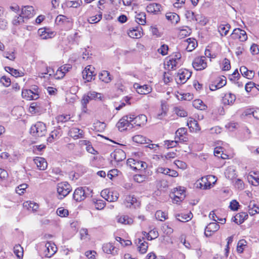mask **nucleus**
<instances>
[{"instance_id": "obj_1", "label": "nucleus", "mask_w": 259, "mask_h": 259, "mask_svg": "<svg viewBox=\"0 0 259 259\" xmlns=\"http://www.w3.org/2000/svg\"><path fill=\"white\" fill-rule=\"evenodd\" d=\"M30 133L33 137H41L44 136L47 133L46 124L41 122H37L31 127Z\"/></svg>"}, {"instance_id": "obj_2", "label": "nucleus", "mask_w": 259, "mask_h": 259, "mask_svg": "<svg viewBox=\"0 0 259 259\" xmlns=\"http://www.w3.org/2000/svg\"><path fill=\"white\" fill-rule=\"evenodd\" d=\"M129 119H130L131 128L136 126H141L144 125L147 121V116L144 114H141L135 116L134 115H129Z\"/></svg>"}, {"instance_id": "obj_3", "label": "nucleus", "mask_w": 259, "mask_h": 259, "mask_svg": "<svg viewBox=\"0 0 259 259\" xmlns=\"http://www.w3.org/2000/svg\"><path fill=\"white\" fill-rule=\"evenodd\" d=\"M71 191V187L67 182L60 183L57 185V193L59 199L66 197Z\"/></svg>"}, {"instance_id": "obj_4", "label": "nucleus", "mask_w": 259, "mask_h": 259, "mask_svg": "<svg viewBox=\"0 0 259 259\" xmlns=\"http://www.w3.org/2000/svg\"><path fill=\"white\" fill-rule=\"evenodd\" d=\"M87 191H89V189L85 187L76 188L73 193V199L77 202H80L84 200L89 195Z\"/></svg>"}, {"instance_id": "obj_5", "label": "nucleus", "mask_w": 259, "mask_h": 259, "mask_svg": "<svg viewBox=\"0 0 259 259\" xmlns=\"http://www.w3.org/2000/svg\"><path fill=\"white\" fill-rule=\"evenodd\" d=\"M233 39H239L240 41H245L247 39V35L245 30L240 28H235L230 35Z\"/></svg>"}, {"instance_id": "obj_6", "label": "nucleus", "mask_w": 259, "mask_h": 259, "mask_svg": "<svg viewBox=\"0 0 259 259\" xmlns=\"http://www.w3.org/2000/svg\"><path fill=\"white\" fill-rule=\"evenodd\" d=\"M193 67L196 70H201L207 67L205 57L196 58L192 63Z\"/></svg>"}, {"instance_id": "obj_7", "label": "nucleus", "mask_w": 259, "mask_h": 259, "mask_svg": "<svg viewBox=\"0 0 259 259\" xmlns=\"http://www.w3.org/2000/svg\"><path fill=\"white\" fill-rule=\"evenodd\" d=\"M129 116V115L124 116L117 122L116 125L120 131L126 130L128 127H129L130 128H132Z\"/></svg>"}, {"instance_id": "obj_8", "label": "nucleus", "mask_w": 259, "mask_h": 259, "mask_svg": "<svg viewBox=\"0 0 259 259\" xmlns=\"http://www.w3.org/2000/svg\"><path fill=\"white\" fill-rule=\"evenodd\" d=\"M191 72L187 69L180 70L177 75V77H179L177 82L182 84L185 83L191 77Z\"/></svg>"}, {"instance_id": "obj_9", "label": "nucleus", "mask_w": 259, "mask_h": 259, "mask_svg": "<svg viewBox=\"0 0 259 259\" xmlns=\"http://www.w3.org/2000/svg\"><path fill=\"white\" fill-rule=\"evenodd\" d=\"M57 249V247L54 243L47 242L45 244V249L44 250L45 256L47 257H51L56 252Z\"/></svg>"}, {"instance_id": "obj_10", "label": "nucleus", "mask_w": 259, "mask_h": 259, "mask_svg": "<svg viewBox=\"0 0 259 259\" xmlns=\"http://www.w3.org/2000/svg\"><path fill=\"white\" fill-rule=\"evenodd\" d=\"M220 228V226L215 222L214 223H210L205 228V235L206 237L210 236L213 233L217 231Z\"/></svg>"}, {"instance_id": "obj_11", "label": "nucleus", "mask_w": 259, "mask_h": 259, "mask_svg": "<svg viewBox=\"0 0 259 259\" xmlns=\"http://www.w3.org/2000/svg\"><path fill=\"white\" fill-rule=\"evenodd\" d=\"M112 158H114L116 162H120L126 158L125 152L121 149H117L111 154Z\"/></svg>"}, {"instance_id": "obj_12", "label": "nucleus", "mask_w": 259, "mask_h": 259, "mask_svg": "<svg viewBox=\"0 0 259 259\" xmlns=\"http://www.w3.org/2000/svg\"><path fill=\"white\" fill-rule=\"evenodd\" d=\"M134 87L136 89L137 92L140 94L145 95L151 92L152 89L148 85H141L138 83L134 84Z\"/></svg>"}, {"instance_id": "obj_13", "label": "nucleus", "mask_w": 259, "mask_h": 259, "mask_svg": "<svg viewBox=\"0 0 259 259\" xmlns=\"http://www.w3.org/2000/svg\"><path fill=\"white\" fill-rule=\"evenodd\" d=\"M21 14L25 19L30 18L34 15V9L32 6H24L22 8Z\"/></svg>"}, {"instance_id": "obj_14", "label": "nucleus", "mask_w": 259, "mask_h": 259, "mask_svg": "<svg viewBox=\"0 0 259 259\" xmlns=\"http://www.w3.org/2000/svg\"><path fill=\"white\" fill-rule=\"evenodd\" d=\"M161 8V5L157 3H152L147 6L146 11L148 13L157 14L160 12Z\"/></svg>"}, {"instance_id": "obj_15", "label": "nucleus", "mask_w": 259, "mask_h": 259, "mask_svg": "<svg viewBox=\"0 0 259 259\" xmlns=\"http://www.w3.org/2000/svg\"><path fill=\"white\" fill-rule=\"evenodd\" d=\"M124 203L127 207H131L134 206L135 208L140 205V202L137 201L136 197L134 196H127L125 198Z\"/></svg>"}, {"instance_id": "obj_16", "label": "nucleus", "mask_w": 259, "mask_h": 259, "mask_svg": "<svg viewBox=\"0 0 259 259\" xmlns=\"http://www.w3.org/2000/svg\"><path fill=\"white\" fill-rule=\"evenodd\" d=\"M22 97L27 100H36L39 98L36 94L34 95L32 90L27 89L22 90Z\"/></svg>"}, {"instance_id": "obj_17", "label": "nucleus", "mask_w": 259, "mask_h": 259, "mask_svg": "<svg viewBox=\"0 0 259 259\" xmlns=\"http://www.w3.org/2000/svg\"><path fill=\"white\" fill-rule=\"evenodd\" d=\"M34 162L39 170H44L47 167L48 163L44 158L37 157L34 159Z\"/></svg>"}, {"instance_id": "obj_18", "label": "nucleus", "mask_w": 259, "mask_h": 259, "mask_svg": "<svg viewBox=\"0 0 259 259\" xmlns=\"http://www.w3.org/2000/svg\"><path fill=\"white\" fill-rule=\"evenodd\" d=\"M83 134L82 130L76 127H73L69 131V136L75 139L83 138Z\"/></svg>"}, {"instance_id": "obj_19", "label": "nucleus", "mask_w": 259, "mask_h": 259, "mask_svg": "<svg viewBox=\"0 0 259 259\" xmlns=\"http://www.w3.org/2000/svg\"><path fill=\"white\" fill-rule=\"evenodd\" d=\"M248 218V214L246 212H241L237 213L232 218L233 221L237 224H241Z\"/></svg>"}, {"instance_id": "obj_20", "label": "nucleus", "mask_w": 259, "mask_h": 259, "mask_svg": "<svg viewBox=\"0 0 259 259\" xmlns=\"http://www.w3.org/2000/svg\"><path fill=\"white\" fill-rule=\"evenodd\" d=\"M142 28L140 26L133 28L132 29L130 30L128 34L130 37L132 38H140L142 36V32H141Z\"/></svg>"}, {"instance_id": "obj_21", "label": "nucleus", "mask_w": 259, "mask_h": 259, "mask_svg": "<svg viewBox=\"0 0 259 259\" xmlns=\"http://www.w3.org/2000/svg\"><path fill=\"white\" fill-rule=\"evenodd\" d=\"M166 18L172 24H176L180 21L179 16L175 13H167L165 15Z\"/></svg>"}, {"instance_id": "obj_22", "label": "nucleus", "mask_w": 259, "mask_h": 259, "mask_svg": "<svg viewBox=\"0 0 259 259\" xmlns=\"http://www.w3.org/2000/svg\"><path fill=\"white\" fill-rule=\"evenodd\" d=\"M248 207V213L250 215H253L259 213V207L256 205L255 201H251L249 202Z\"/></svg>"}, {"instance_id": "obj_23", "label": "nucleus", "mask_w": 259, "mask_h": 259, "mask_svg": "<svg viewBox=\"0 0 259 259\" xmlns=\"http://www.w3.org/2000/svg\"><path fill=\"white\" fill-rule=\"evenodd\" d=\"M69 68H70L66 65H64L60 67L57 71L56 74L55 75V78L56 79H60L63 78L65 75V72L68 71Z\"/></svg>"}, {"instance_id": "obj_24", "label": "nucleus", "mask_w": 259, "mask_h": 259, "mask_svg": "<svg viewBox=\"0 0 259 259\" xmlns=\"http://www.w3.org/2000/svg\"><path fill=\"white\" fill-rule=\"evenodd\" d=\"M91 66H88L85 68V70L82 72V76L83 78L85 79L87 81H90L92 79L94 72L91 69Z\"/></svg>"}, {"instance_id": "obj_25", "label": "nucleus", "mask_w": 259, "mask_h": 259, "mask_svg": "<svg viewBox=\"0 0 259 259\" xmlns=\"http://www.w3.org/2000/svg\"><path fill=\"white\" fill-rule=\"evenodd\" d=\"M136 21L140 25H145L146 23V15L145 12H136Z\"/></svg>"}, {"instance_id": "obj_26", "label": "nucleus", "mask_w": 259, "mask_h": 259, "mask_svg": "<svg viewBox=\"0 0 259 259\" xmlns=\"http://www.w3.org/2000/svg\"><path fill=\"white\" fill-rule=\"evenodd\" d=\"M99 79L102 80L103 82H105L106 83H108L110 82L112 80L111 75L110 74V73L106 70H103L102 71L100 74H99Z\"/></svg>"}, {"instance_id": "obj_27", "label": "nucleus", "mask_w": 259, "mask_h": 259, "mask_svg": "<svg viewBox=\"0 0 259 259\" xmlns=\"http://www.w3.org/2000/svg\"><path fill=\"white\" fill-rule=\"evenodd\" d=\"M48 29L42 28L38 29V33L43 39L51 38L54 34L53 32H49Z\"/></svg>"}, {"instance_id": "obj_28", "label": "nucleus", "mask_w": 259, "mask_h": 259, "mask_svg": "<svg viewBox=\"0 0 259 259\" xmlns=\"http://www.w3.org/2000/svg\"><path fill=\"white\" fill-rule=\"evenodd\" d=\"M117 222L122 224H132L133 223V220L127 215H121L117 217Z\"/></svg>"}, {"instance_id": "obj_29", "label": "nucleus", "mask_w": 259, "mask_h": 259, "mask_svg": "<svg viewBox=\"0 0 259 259\" xmlns=\"http://www.w3.org/2000/svg\"><path fill=\"white\" fill-rule=\"evenodd\" d=\"M240 71L242 75L248 79H251L254 76V72L251 70H248L245 66H241Z\"/></svg>"}, {"instance_id": "obj_30", "label": "nucleus", "mask_w": 259, "mask_h": 259, "mask_svg": "<svg viewBox=\"0 0 259 259\" xmlns=\"http://www.w3.org/2000/svg\"><path fill=\"white\" fill-rule=\"evenodd\" d=\"M61 136V131L59 130H55L53 131L48 138L47 141L49 143L53 142L54 140L58 139Z\"/></svg>"}, {"instance_id": "obj_31", "label": "nucleus", "mask_w": 259, "mask_h": 259, "mask_svg": "<svg viewBox=\"0 0 259 259\" xmlns=\"http://www.w3.org/2000/svg\"><path fill=\"white\" fill-rule=\"evenodd\" d=\"M177 220L182 222H186L190 220L192 218V214L190 212L188 214H177L176 215Z\"/></svg>"}, {"instance_id": "obj_32", "label": "nucleus", "mask_w": 259, "mask_h": 259, "mask_svg": "<svg viewBox=\"0 0 259 259\" xmlns=\"http://www.w3.org/2000/svg\"><path fill=\"white\" fill-rule=\"evenodd\" d=\"M134 165L130 164V166L134 169L141 170L142 169H145L147 167V164L145 162L142 161L136 160V162L134 163Z\"/></svg>"}, {"instance_id": "obj_33", "label": "nucleus", "mask_w": 259, "mask_h": 259, "mask_svg": "<svg viewBox=\"0 0 259 259\" xmlns=\"http://www.w3.org/2000/svg\"><path fill=\"white\" fill-rule=\"evenodd\" d=\"M229 24H221L218 27V30L222 36H226L230 29Z\"/></svg>"}, {"instance_id": "obj_34", "label": "nucleus", "mask_w": 259, "mask_h": 259, "mask_svg": "<svg viewBox=\"0 0 259 259\" xmlns=\"http://www.w3.org/2000/svg\"><path fill=\"white\" fill-rule=\"evenodd\" d=\"M14 253L18 258H21L23 256V248L20 244H17L14 247Z\"/></svg>"}, {"instance_id": "obj_35", "label": "nucleus", "mask_w": 259, "mask_h": 259, "mask_svg": "<svg viewBox=\"0 0 259 259\" xmlns=\"http://www.w3.org/2000/svg\"><path fill=\"white\" fill-rule=\"evenodd\" d=\"M193 106L195 108L201 110H205L206 107L203 102L200 99H196L194 100L193 102Z\"/></svg>"}, {"instance_id": "obj_36", "label": "nucleus", "mask_w": 259, "mask_h": 259, "mask_svg": "<svg viewBox=\"0 0 259 259\" xmlns=\"http://www.w3.org/2000/svg\"><path fill=\"white\" fill-rule=\"evenodd\" d=\"M235 100V95L231 93H229L228 95H226L224 99L225 103L228 105L232 104Z\"/></svg>"}, {"instance_id": "obj_37", "label": "nucleus", "mask_w": 259, "mask_h": 259, "mask_svg": "<svg viewBox=\"0 0 259 259\" xmlns=\"http://www.w3.org/2000/svg\"><path fill=\"white\" fill-rule=\"evenodd\" d=\"M194 20L203 26L206 25L207 23L206 17L201 14H196Z\"/></svg>"}, {"instance_id": "obj_38", "label": "nucleus", "mask_w": 259, "mask_h": 259, "mask_svg": "<svg viewBox=\"0 0 259 259\" xmlns=\"http://www.w3.org/2000/svg\"><path fill=\"white\" fill-rule=\"evenodd\" d=\"M155 215L156 219L160 221H164L167 219V215L166 213L161 210H157L156 212Z\"/></svg>"}, {"instance_id": "obj_39", "label": "nucleus", "mask_w": 259, "mask_h": 259, "mask_svg": "<svg viewBox=\"0 0 259 259\" xmlns=\"http://www.w3.org/2000/svg\"><path fill=\"white\" fill-rule=\"evenodd\" d=\"M102 13L100 12L98 15L89 17L88 19V21L90 23H92V24L97 23L99 22L102 19Z\"/></svg>"}, {"instance_id": "obj_40", "label": "nucleus", "mask_w": 259, "mask_h": 259, "mask_svg": "<svg viewBox=\"0 0 259 259\" xmlns=\"http://www.w3.org/2000/svg\"><path fill=\"white\" fill-rule=\"evenodd\" d=\"M139 243L140 244V246H139V251L141 253H145L147 250L148 248V243L146 241H143L141 239H139Z\"/></svg>"}, {"instance_id": "obj_41", "label": "nucleus", "mask_w": 259, "mask_h": 259, "mask_svg": "<svg viewBox=\"0 0 259 259\" xmlns=\"http://www.w3.org/2000/svg\"><path fill=\"white\" fill-rule=\"evenodd\" d=\"M103 250L107 253H112V251L114 249V247L111 243L104 244L102 247Z\"/></svg>"}, {"instance_id": "obj_42", "label": "nucleus", "mask_w": 259, "mask_h": 259, "mask_svg": "<svg viewBox=\"0 0 259 259\" xmlns=\"http://www.w3.org/2000/svg\"><path fill=\"white\" fill-rule=\"evenodd\" d=\"M200 187L202 189H207L210 188L211 185L210 182H207V179L206 178H202L201 179V182L200 183Z\"/></svg>"}, {"instance_id": "obj_43", "label": "nucleus", "mask_w": 259, "mask_h": 259, "mask_svg": "<svg viewBox=\"0 0 259 259\" xmlns=\"http://www.w3.org/2000/svg\"><path fill=\"white\" fill-rule=\"evenodd\" d=\"M185 197V195L183 192L182 193H180V195H177L176 193L173 194V196L172 197L173 199V202L175 203H178L179 202L182 201Z\"/></svg>"}, {"instance_id": "obj_44", "label": "nucleus", "mask_w": 259, "mask_h": 259, "mask_svg": "<svg viewBox=\"0 0 259 259\" xmlns=\"http://www.w3.org/2000/svg\"><path fill=\"white\" fill-rule=\"evenodd\" d=\"M90 100H91V99L88 94L84 95L83 96L82 99L81 100V103L82 105V111L83 112H86L85 110L87 109V105Z\"/></svg>"}, {"instance_id": "obj_45", "label": "nucleus", "mask_w": 259, "mask_h": 259, "mask_svg": "<svg viewBox=\"0 0 259 259\" xmlns=\"http://www.w3.org/2000/svg\"><path fill=\"white\" fill-rule=\"evenodd\" d=\"M246 246V241L245 240H240L238 241L237 250L239 253L243 252L244 247Z\"/></svg>"}, {"instance_id": "obj_46", "label": "nucleus", "mask_w": 259, "mask_h": 259, "mask_svg": "<svg viewBox=\"0 0 259 259\" xmlns=\"http://www.w3.org/2000/svg\"><path fill=\"white\" fill-rule=\"evenodd\" d=\"M25 18L20 14L19 16H15L13 20L12 23L15 25H18L25 22Z\"/></svg>"}, {"instance_id": "obj_47", "label": "nucleus", "mask_w": 259, "mask_h": 259, "mask_svg": "<svg viewBox=\"0 0 259 259\" xmlns=\"http://www.w3.org/2000/svg\"><path fill=\"white\" fill-rule=\"evenodd\" d=\"M70 119V115H59L56 117L58 122H65Z\"/></svg>"}, {"instance_id": "obj_48", "label": "nucleus", "mask_w": 259, "mask_h": 259, "mask_svg": "<svg viewBox=\"0 0 259 259\" xmlns=\"http://www.w3.org/2000/svg\"><path fill=\"white\" fill-rule=\"evenodd\" d=\"M109 195H108L107 197V201L109 202H113L117 200L118 197V194L116 192H113L110 191L109 190Z\"/></svg>"}, {"instance_id": "obj_49", "label": "nucleus", "mask_w": 259, "mask_h": 259, "mask_svg": "<svg viewBox=\"0 0 259 259\" xmlns=\"http://www.w3.org/2000/svg\"><path fill=\"white\" fill-rule=\"evenodd\" d=\"M147 178V176L143 174H137L135 175L134 177V181L139 183L145 181Z\"/></svg>"}, {"instance_id": "obj_50", "label": "nucleus", "mask_w": 259, "mask_h": 259, "mask_svg": "<svg viewBox=\"0 0 259 259\" xmlns=\"http://www.w3.org/2000/svg\"><path fill=\"white\" fill-rule=\"evenodd\" d=\"M226 178L229 179L233 178L235 175V170L232 167H228L225 172Z\"/></svg>"}, {"instance_id": "obj_51", "label": "nucleus", "mask_w": 259, "mask_h": 259, "mask_svg": "<svg viewBox=\"0 0 259 259\" xmlns=\"http://www.w3.org/2000/svg\"><path fill=\"white\" fill-rule=\"evenodd\" d=\"M185 135H187V129L184 127L180 128L176 132V139L185 137Z\"/></svg>"}, {"instance_id": "obj_52", "label": "nucleus", "mask_w": 259, "mask_h": 259, "mask_svg": "<svg viewBox=\"0 0 259 259\" xmlns=\"http://www.w3.org/2000/svg\"><path fill=\"white\" fill-rule=\"evenodd\" d=\"M57 213L58 215L61 217H67L68 214V210L63 207H59L57 210Z\"/></svg>"}, {"instance_id": "obj_53", "label": "nucleus", "mask_w": 259, "mask_h": 259, "mask_svg": "<svg viewBox=\"0 0 259 259\" xmlns=\"http://www.w3.org/2000/svg\"><path fill=\"white\" fill-rule=\"evenodd\" d=\"M24 206L27 207L28 209L32 208V210L36 211L38 208V205L33 202H26L24 203Z\"/></svg>"}, {"instance_id": "obj_54", "label": "nucleus", "mask_w": 259, "mask_h": 259, "mask_svg": "<svg viewBox=\"0 0 259 259\" xmlns=\"http://www.w3.org/2000/svg\"><path fill=\"white\" fill-rule=\"evenodd\" d=\"M168 50V47L167 45L163 44L161 46L160 48L157 50L158 52L161 54L162 56H165L167 54Z\"/></svg>"}, {"instance_id": "obj_55", "label": "nucleus", "mask_w": 259, "mask_h": 259, "mask_svg": "<svg viewBox=\"0 0 259 259\" xmlns=\"http://www.w3.org/2000/svg\"><path fill=\"white\" fill-rule=\"evenodd\" d=\"M178 64V62L171 58L167 62V66L169 70L174 69V67H176Z\"/></svg>"}, {"instance_id": "obj_56", "label": "nucleus", "mask_w": 259, "mask_h": 259, "mask_svg": "<svg viewBox=\"0 0 259 259\" xmlns=\"http://www.w3.org/2000/svg\"><path fill=\"white\" fill-rule=\"evenodd\" d=\"M116 240L120 242L121 244L123 246H129L132 244L131 241L128 240H125L119 237H116Z\"/></svg>"}, {"instance_id": "obj_57", "label": "nucleus", "mask_w": 259, "mask_h": 259, "mask_svg": "<svg viewBox=\"0 0 259 259\" xmlns=\"http://www.w3.org/2000/svg\"><path fill=\"white\" fill-rule=\"evenodd\" d=\"M80 235L81 239H87L89 238L88 229L86 228H82L80 230Z\"/></svg>"}, {"instance_id": "obj_58", "label": "nucleus", "mask_w": 259, "mask_h": 259, "mask_svg": "<svg viewBox=\"0 0 259 259\" xmlns=\"http://www.w3.org/2000/svg\"><path fill=\"white\" fill-rule=\"evenodd\" d=\"M27 185L26 184H23L20 185L16 189V192L19 195H21L24 193V191L27 188Z\"/></svg>"}, {"instance_id": "obj_59", "label": "nucleus", "mask_w": 259, "mask_h": 259, "mask_svg": "<svg viewBox=\"0 0 259 259\" xmlns=\"http://www.w3.org/2000/svg\"><path fill=\"white\" fill-rule=\"evenodd\" d=\"M3 56L5 58H6L10 60H12V61H14L16 58L14 51H13L12 52H5L4 53Z\"/></svg>"}, {"instance_id": "obj_60", "label": "nucleus", "mask_w": 259, "mask_h": 259, "mask_svg": "<svg viewBox=\"0 0 259 259\" xmlns=\"http://www.w3.org/2000/svg\"><path fill=\"white\" fill-rule=\"evenodd\" d=\"M175 111L176 114L180 117H185L187 116V112L183 109L178 107L176 108Z\"/></svg>"}, {"instance_id": "obj_61", "label": "nucleus", "mask_w": 259, "mask_h": 259, "mask_svg": "<svg viewBox=\"0 0 259 259\" xmlns=\"http://www.w3.org/2000/svg\"><path fill=\"white\" fill-rule=\"evenodd\" d=\"M1 82L3 83L4 86L8 87L10 85L11 80L9 77L4 76L1 78Z\"/></svg>"}, {"instance_id": "obj_62", "label": "nucleus", "mask_w": 259, "mask_h": 259, "mask_svg": "<svg viewBox=\"0 0 259 259\" xmlns=\"http://www.w3.org/2000/svg\"><path fill=\"white\" fill-rule=\"evenodd\" d=\"M239 206V204L238 202H237L235 200H233L232 201H231L230 203V208L232 210H237L238 209V207Z\"/></svg>"}, {"instance_id": "obj_63", "label": "nucleus", "mask_w": 259, "mask_h": 259, "mask_svg": "<svg viewBox=\"0 0 259 259\" xmlns=\"http://www.w3.org/2000/svg\"><path fill=\"white\" fill-rule=\"evenodd\" d=\"M133 141L136 143L142 144L145 141L144 138L141 135H136L133 137Z\"/></svg>"}, {"instance_id": "obj_64", "label": "nucleus", "mask_w": 259, "mask_h": 259, "mask_svg": "<svg viewBox=\"0 0 259 259\" xmlns=\"http://www.w3.org/2000/svg\"><path fill=\"white\" fill-rule=\"evenodd\" d=\"M82 2L81 0H77L75 1H70L68 4L70 5V7L76 8L82 5Z\"/></svg>"}]
</instances>
